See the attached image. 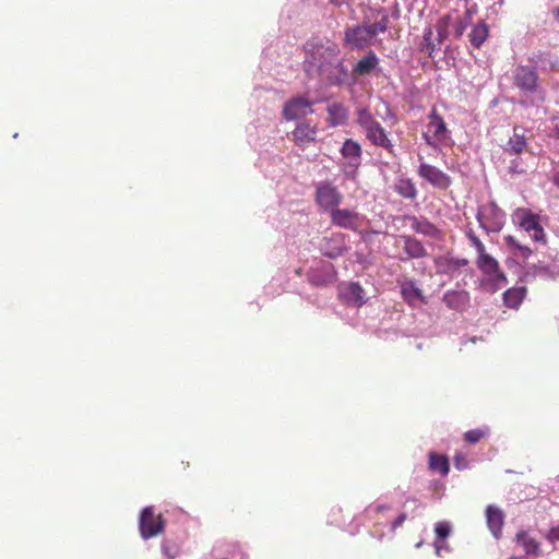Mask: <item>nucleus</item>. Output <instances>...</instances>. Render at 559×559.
I'll return each instance as SVG.
<instances>
[{"instance_id": "nucleus-1", "label": "nucleus", "mask_w": 559, "mask_h": 559, "mask_svg": "<svg viewBox=\"0 0 559 559\" xmlns=\"http://www.w3.org/2000/svg\"><path fill=\"white\" fill-rule=\"evenodd\" d=\"M389 26V16L381 13V17L373 24H362L347 27L344 34L345 45L350 49L361 50L371 44L374 36L384 33Z\"/></svg>"}, {"instance_id": "nucleus-34", "label": "nucleus", "mask_w": 559, "mask_h": 559, "mask_svg": "<svg viewBox=\"0 0 559 559\" xmlns=\"http://www.w3.org/2000/svg\"><path fill=\"white\" fill-rule=\"evenodd\" d=\"M504 240L507 245L514 248L516 253L524 259L528 258L533 253V251L527 246L521 245L513 236H507Z\"/></svg>"}, {"instance_id": "nucleus-40", "label": "nucleus", "mask_w": 559, "mask_h": 559, "mask_svg": "<svg viewBox=\"0 0 559 559\" xmlns=\"http://www.w3.org/2000/svg\"><path fill=\"white\" fill-rule=\"evenodd\" d=\"M337 69H338V72H340V76H336L334 79L329 78L330 83L333 84V85H340L341 83H343V81L347 76V71L344 68V66L342 64V62H337Z\"/></svg>"}, {"instance_id": "nucleus-47", "label": "nucleus", "mask_w": 559, "mask_h": 559, "mask_svg": "<svg viewBox=\"0 0 559 559\" xmlns=\"http://www.w3.org/2000/svg\"><path fill=\"white\" fill-rule=\"evenodd\" d=\"M510 559H525L523 557L512 556Z\"/></svg>"}, {"instance_id": "nucleus-46", "label": "nucleus", "mask_w": 559, "mask_h": 559, "mask_svg": "<svg viewBox=\"0 0 559 559\" xmlns=\"http://www.w3.org/2000/svg\"><path fill=\"white\" fill-rule=\"evenodd\" d=\"M335 5H342L346 0H331Z\"/></svg>"}, {"instance_id": "nucleus-41", "label": "nucleus", "mask_w": 559, "mask_h": 559, "mask_svg": "<svg viewBox=\"0 0 559 559\" xmlns=\"http://www.w3.org/2000/svg\"><path fill=\"white\" fill-rule=\"evenodd\" d=\"M546 539L550 543L555 544L559 542V524L557 526L551 527L546 534Z\"/></svg>"}, {"instance_id": "nucleus-38", "label": "nucleus", "mask_w": 559, "mask_h": 559, "mask_svg": "<svg viewBox=\"0 0 559 559\" xmlns=\"http://www.w3.org/2000/svg\"><path fill=\"white\" fill-rule=\"evenodd\" d=\"M431 37H432V31L430 28H428L424 35V44H423L421 50L427 51L430 57L432 56V52L435 50V45L431 41Z\"/></svg>"}, {"instance_id": "nucleus-7", "label": "nucleus", "mask_w": 559, "mask_h": 559, "mask_svg": "<svg viewBox=\"0 0 559 559\" xmlns=\"http://www.w3.org/2000/svg\"><path fill=\"white\" fill-rule=\"evenodd\" d=\"M423 136L428 145L438 148L442 145H449L451 138L443 118L437 112L436 109L429 115V122L427 123L426 131Z\"/></svg>"}, {"instance_id": "nucleus-21", "label": "nucleus", "mask_w": 559, "mask_h": 559, "mask_svg": "<svg viewBox=\"0 0 559 559\" xmlns=\"http://www.w3.org/2000/svg\"><path fill=\"white\" fill-rule=\"evenodd\" d=\"M344 158L349 159V166L355 169L360 165L361 147L358 142L347 139L341 148Z\"/></svg>"}, {"instance_id": "nucleus-37", "label": "nucleus", "mask_w": 559, "mask_h": 559, "mask_svg": "<svg viewBox=\"0 0 559 559\" xmlns=\"http://www.w3.org/2000/svg\"><path fill=\"white\" fill-rule=\"evenodd\" d=\"M466 236L469 239L472 246L476 249L478 254L486 251L484 243L480 241V239L475 235V233L472 229H469L466 233Z\"/></svg>"}, {"instance_id": "nucleus-16", "label": "nucleus", "mask_w": 559, "mask_h": 559, "mask_svg": "<svg viewBox=\"0 0 559 559\" xmlns=\"http://www.w3.org/2000/svg\"><path fill=\"white\" fill-rule=\"evenodd\" d=\"M527 148V139L525 136V130L522 127H514L513 134L509 139L506 152L511 155H519Z\"/></svg>"}, {"instance_id": "nucleus-43", "label": "nucleus", "mask_w": 559, "mask_h": 559, "mask_svg": "<svg viewBox=\"0 0 559 559\" xmlns=\"http://www.w3.org/2000/svg\"><path fill=\"white\" fill-rule=\"evenodd\" d=\"M454 465L457 469H463L467 466V462L464 457L456 455L454 457Z\"/></svg>"}, {"instance_id": "nucleus-28", "label": "nucleus", "mask_w": 559, "mask_h": 559, "mask_svg": "<svg viewBox=\"0 0 559 559\" xmlns=\"http://www.w3.org/2000/svg\"><path fill=\"white\" fill-rule=\"evenodd\" d=\"M489 28L488 25L481 21L477 23L471 31L468 37L473 47L479 48L488 38Z\"/></svg>"}, {"instance_id": "nucleus-11", "label": "nucleus", "mask_w": 559, "mask_h": 559, "mask_svg": "<svg viewBox=\"0 0 559 559\" xmlns=\"http://www.w3.org/2000/svg\"><path fill=\"white\" fill-rule=\"evenodd\" d=\"M418 175L427 180L430 185H432L435 188L445 190L448 189L452 180L449 175L440 170L433 165L421 163L418 167Z\"/></svg>"}, {"instance_id": "nucleus-20", "label": "nucleus", "mask_w": 559, "mask_h": 559, "mask_svg": "<svg viewBox=\"0 0 559 559\" xmlns=\"http://www.w3.org/2000/svg\"><path fill=\"white\" fill-rule=\"evenodd\" d=\"M401 294L403 299L411 306H415L416 301L426 304L423 290L412 280L401 284Z\"/></svg>"}, {"instance_id": "nucleus-18", "label": "nucleus", "mask_w": 559, "mask_h": 559, "mask_svg": "<svg viewBox=\"0 0 559 559\" xmlns=\"http://www.w3.org/2000/svg\"><path fill=\"white\" fill-rule=\"evenodd\" d=\"M515 542L523 548L524 552L527 556H540L542 549H540V543L532 537L528 532L526 531H519L515 534Z\"/></svg>"}, {"instance_id": "nucleus-10", "label": "nucleus", "mask_w": 559, "mask_h": 559, "mask_svg": "<svg viewBox=\"0 0 559 559\" xmlns=\"http://www.w3.org/2000/svg\"><path fill=\"white\" fill-rule=\"evenodd\" d=\"M343 201V194L329 181H321L316 189V202L323 211L332 212Z\"/></svg>"}, {"instance_id": "nucleus-13", "label": "nucleus", "mask_w": 559, "mask_h": 559, "mask_svg": "<svg viewBox=\"0 0 559 559\" xmlns=\"http://www.w3.org/2000/svg\"><path fill=\"white\" fill-rule=\"evenodd\" d=\"M331 213V223L337 227L356 230L360 226L359 213L348 209H335Z\"/></svg>"}, {"instance_id": "nucleus-15", "label": "nucleus", "mask_w": 559, "mask_h": 559, "mask_svg": "<svg viewBox=\"0 0 559 559\" xmlns=\"http://www.w3.org/2000/svg\"><path fill=\"white\" fill-rule=\"evenodd\" d=\"M340 297L347 304L358 308L366 302L364 288L355 282L341 285Z\"/></svg>"}, {"instance_id": "nucleus-8", "label": "nucleus", "mask_w": 559, "mask_h": 559, "mask_svg": "<svg viewBox=\"0 0 559 559\" xmlns=\"http://www.w3.org/2000/svg\"><path fill=\"white\" fill-rule=\"evenodd\" d=\"M476 218L486 233H498L504 225V213L496 202L480 205Z\"/></svg>"}, {"instance_id": "nucleus-29", "label": "nucleus", "mask_w": 559, "mask_h": 559, "mask_svg": "<svg viewBox=\"0 0 559 559\" xmlns=\"http://www.w3.org/2000/svg\"><path fill=\"white\" fill-rule=\"evenodd\" d=\"M394 191L401 197L414 200L417 197L415 183L408 178H399L394 183Z\"/></svg>"}, {"instance_id": "nucleus-25", "label": "nucleus", "mask_w": 559, "mask_h": 559, "mask_svg": "<svg viewBox=\"0 0 559 559\" xmlns=\"http://www.w3.org/2000/svg\"><path fill=\"white\" fill-rule=\"evenodd\" d=\"M323 254L329 258H337L345 252V246L342 235H336L332 238H324V247L322 248Z\"/></svg>"}, {"instance_id": "nucleus-42", "label": "nucleus", "mask_w": 559, "mask_h": 559, "mask_svg": "<svg viewBox=\"0 0 559 559\" xmlns=\"http://www.w3.org/2000/svg\"><path fill=\"white\" fill-rule=\"evenodd\" d=\"M406 520V514L405 513H401L392 523V528L393 530H396L397 527L402 526L403 523L405 522Z\"/></svg>"}, {"instance_id": "nucleus-27", "label": "nucleus", "mask_w": 559, "mask_h": 559, "mask_svg": "<svg viewBox=\"0 0 559 559\" xmlns=\"http://www.w3.org/2000/svg\"><path fill=\"white\" fill-rule=\"evenodd\" d=\"M526 295L525 287L509 288L503 293V302L509 308H518Z\"/></svg>"}, {"instance_id": "nucleus-26", "label": "nucleus", "mask_w": 559, "mask_h": 559, "mask_svg": "<svg viewBox=\"0 0 559 559\" xmlns=\"http://www.w3.org/2000/svg\"><path fill=\"white\" fill-rule=\"evenodd\" d=\"M452 527L449 522L441 521L438 522L435 526V533H436V542H435V548L436 554L438 556H441V551L444 549L445 551H449L448 545L440 544V542H444L445 538L449 537L451 534Z\"/></svg>"}, {"instance_id": "nucleus-30", "label": "nucleus", "mask_w": 559, "mask_h": 559, "mask_svg": "<svg viewBox=\"0 0 559 559\" xmlns=\"http://www.w3.org/2000/svg\"><path fill=\"white\" fill-rule=\"evenodd\" d=\"M378 64V58L373 51H369L360 59L354 68V72L358 75L369 74Z\"/></svg>"}, {"instance_id": "nucleus-31", "label": "nucleus", "mask_w": 559, "mask_h": 559, "mask_svg": "<svg viewBox=\"0 0 559 559\" xmlns=\"http://www.w3.org/2000/svg\"><path fill=\"white\" fill-rule=\"evenodd\" d=\"M429 467L432 471L439 472L441 475H448L450 471L449 460L444 455H440L437 453L429 454Z\"/></svg>"}, {"instance_id": "nucleus-39", "label": "nucleus", "mask_w": 559, "mask_h": 559, "mask_svg": "<svg viewBox=\"0 0 559 559\" xmlns=\"http://www.w3.org/2000/svg\"><path fill=\"white\" fill-rule=\"evenodd\" d=\"M162 550L168 559H175L179 554V548L168 542L163 543Z\"/></svg>"}, {"instance_id": "nucleus-9", "label": "nucleus", "mask_w": 559, "mask_h": 559, "mask_svg": "<svg viewBox=\"0 0 559 559\" xmlns=\"http://www.w3.org/2000/svg\"><path fill=\"white\" fill-rule=\"evenodd\" d=\"M166 521L162 514H156L153 507H146L142 510L139 520V530L142 538L148 539L162 534L165 530Z\"/></svg>"}, {"instance_id": "nucleus-4", "label": "nucleus", "mask_w": 559, "mask_h": 559, "mask_svg": "<svg viewBox=\"0 0 559 559\" xmlns=\"http://www.w3.org/2000/svg\"><path fill=\"white\" fill-rule=\"evenodd\" d=\"M476 265L487 276L483 285L488 292L496 293L507 284V277L500 270L499 262L486 251L478 254Z\"/></svg>"}, {"instance_id": "nucleus-35", "label": "nucleus", "mask_w": 559, "mask_h": 559, "mask_svg": "<svg viewBox=\"0 0 559 559\" xmlns=\"http://www.w3.org/2000/svg\"><path fill=\"white\" fill-rule=\"evenodd\" d=\"M472 17L471 11H466L465 16L462 19H459L455 23V36L461 37L463 33L465 32L467 24L469 23Z\"/></svg>"}, {"instance_id": "nucleus-2", "label": "nucleus", "mask_w": 559, "mask_h": 559, "mask_svg": "<svg viewBox=\"0 0 559 559\" xmlns=\"http://www.w3.org/2000/svg\"><path fill=\"white\" fill-rule=\"evenodd\" d=\"M306 61L317 67L322 74L328 66L337 61L340 49L335 43H323L320 39L312 38L304 46Z\"/></svg>"}, {"instance_id": "nucleus-5", "label": "nucleus", "mask_w": 559, "mask_h": 559, "mask_svg": "<svg viewBox=\"0 0 559 559\" xmlns=\"http://www.w3.org/2000/svg\"><path fill=\"white\" fill-rule=\"evenodd\" d=\"M512 219L519 228L530 234L534 241L546 243V234L539 215L534 214L530 209L518 207L512 213Z\"/></svg>"}, {"instance_id": "nucleus-3", "label": "nucleus", "mask_w": 559, "mask_h": 559, "mask_svg": "<svg viewBox=\"0 0 559 559\" xmlns=\"http://www.w3.org/2000/svg\"><path fill=\"white\" fill-rule=\"evenodd\" d=\"M357 123L362 128L366 138L377 146L393 153L394 145L388 136L384 128L376 120L371 112L365 108L357 112Z\"/></svg>"}, {"instance_id": "nucleus-36", "label": "nucleus", "mask_w": 559, "mask_h": 559, "mask_svg": "<svg viewBox=\"0 0 559 559\" xmlns=\"http://www.w3.org/2000/svg\"><path fill=\"white\" fill-rule=\"evenodd\" d=\"M449 16H444L441 20L438 21L436 28L439 37V41H442L447 35H448V24H449Z\"/></svg>"}, {"instance_id": "nucleus-14", "label": "nucleus", "mask_w": 559, "mask_h": 559, "mask_svg": "<svg viewBox=\"0 0 559 559\" xmlns=\"http://www.w3.org/2000/svg\"><path fill=\"white\" fill-rule=\"evenodd\" d=\"M312 103L306 97H295L288 100L283 109V116L286 120H295L312 112Z\"/></svg>"}, {"instance_id": "nucleus-19", "label": "nucleus", "mask_w": 559, "mask_h": 559, "mask_svg": "<svg viewBox=\"0 0 559 559\" xmlns=\"http://www.w3.org/2000/svg\"><path fill=\"white\" fill-rule=\"evenodd\" d=\"M401 240L403 241V250L406 254L401 257V260L417 259L427 254L425 247L419 240L408 236H402Z\"/></svg>"}, {"instance_id": "nucleus-32", "label": "nucleus", "mask_w": 559, "mask_h": 559, "mask_svg": "<svg viewBox=\"0 0 559 559\" xmlns=\"http://www.w3.org/2000/svg\"><path fill=\"white\" fill-rule=\"evenodd\" d=\"M412 228L419 234L432 236L436 233V227L428 221H419L416 217L412 218Z\"/></svg>"}, {"instance_id": "nucleus-24", "label": "nucleus", "mask_w": 559, "mask_h": 559, "mask_svg": "<svg viewBox=\"0 0 559 559\" xmlns=\"http://www.w3.org/2000/svg\"><path fill=\"white\" fill-rule=\"evenodd\" d=\"M469 300L468 293L464 290H452L447 292L443 295V301L444 304L450 308L454 310H463Z\"/></svg>"}, {"instance_id": "nucleus-45", "label": "nucleus", "mask_w": 559, "mask_h": 559, "mask_svg": "<svg viewBox=\"0 0 559 559\" xmlns=\"http://www.w3.org/2000/svg\"><path fill=\"white\" fill-rule=\"evenodd\" d=\"M554 183L559 187V173L554 176Z\"/></svg>"}, {"instance_id": "nucleus-44", "label": "nucleus", "mask_w": 559, "mask_h": 559, "mask_svg": "<svg viewBox=\"0 0 559 559\" xmlns=\"http://www.w3.org/2000/svg\"><path fill=\"white\" fill-rule=\"evenodd\" d=\"M390 508L388 506H384V504H379L374 508L376 512H382L384 510H389Z\"/></svg>"}, {"instance_id": "nucleus-22", "label": "nucleus", "mask_w": 559, "mask_h": 559, "mask_svg": "<svg viewBox=\"0 0 559 559\" xmlns=\"http://www.w3.org/2000/svg\"><path fill=\"white\" fill-rule=\"evenodd\" d=\"M487 524L491 533L498 538L504 523L502 511L496 507L489 506L486 510Z\"/></svg>"}, {"instance_id": "nucleus-6", "label": "nucleus", "mask_w": 559, "mask_h": 559, "mask_svg": "<svg viewBox=\"0 0 559 559\" xmlns=\"http://www.w3.org/2000/svg\"><path fill=\"white\" fill-rule=\"evenodd\" d=\"M513 85L525 95L540 92V80L537 68L528 64H518L512 71Z\"/></svg>"}, {"instance_id": "nucleus-23", "label": "nucleus", "mask_w": 559, "mask_h": 559, "mask_svg": "<svg viewBox=\"0 0 559 559\" xmlns=\"http://www.w3.org/2000/svg\"><path fill=\"white\" fill-rule=\"evenodd\" d=\"M317 128L310 126L308 122H300L293 131L294 141L298 145H305L316 139Z\"/></svg>"}, {"instance_id": "nucleus-48", "label": "nucleus", "mask_w": 559, "mask_h": 559, "mask_svg": "<svg viewBox=\"0 0 559 559\" xmlns=\"http://www.w3.org/2000/svg\"><path fill=\"white\" fill-rule=\"evenodd\" d=\"M556 136L559 139V129L556 132Z\"/></svg>"}, {"instance_id": "nucleus-17", "label": "nucleus", "mask_w": 559, "mask_h": 559, "mask_svg": "<svg viewBox=\"0 0 559 559\" xmlns=\"http://www.w3.org/2000/svg\"><path fill=\"white\" fill-rule=\"evenodd\" d=\"M328 122L331 127L345 126L348 120V108L342 103H332L328 106Z\"/></svg>"}, {"instance_id": "nucleus-12", "label": "nucleus", "mask_w": 559, "mask_h": 559, "mask_svg": "<svg viewBox=\"0 0 559 559\" xmlns=\"http://www.w3.org/2000/svg\"><path fill=\"white\" fill-rule=\"evenodd\" d=\"M307 278L313 286H328L336 280V271L334 270L333 264L322 261L318 266L312 267L308 272Z\"/></svg>"}, {"instance_id": "nucleus-33", "label": "nucleus", "mask_w": 559, "mask_h": 559, "mask_svg": "<svg viewBox=\"0 0 559 559\" xmlns=\"http://www.w3.org/2000/svg\"><path fill=\"white\" fill-rule=\"evenodd\" d=\"M488 435H489L488 427L472 429L464 433V440L467 443L475 444V443L479 442L483 438L487 437Z\"/></svg>"}]
</instances>
